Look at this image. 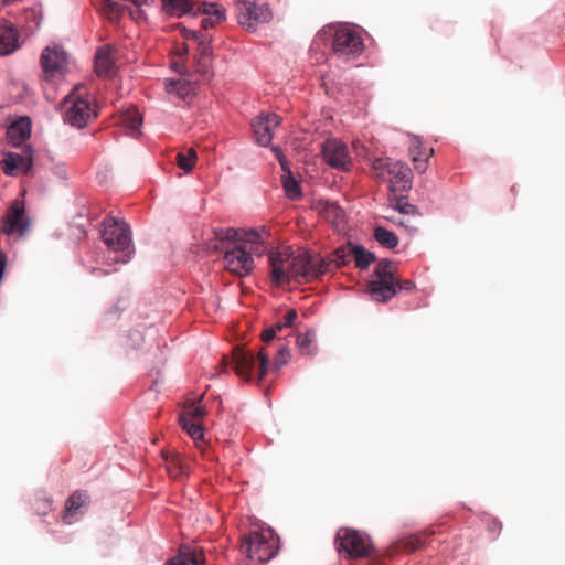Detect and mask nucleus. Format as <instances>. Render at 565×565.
I'll list each match as a JSON object with an SVG mask.
<instances>
[{
    "mask_svg": "<svg viewBox=\"0 0 565 565\" xmlns=\"http://www.w3.org/2000/svg\"><path fill=\"white\" fill-rule=\"evenodd\" d=\"M271 279L277 285L289 282L300 278L309 281L315 279L311 257L307 253L294 254L288 249L271 250L268 255Z\"/></svg>",
    "mask_w": 565,
    "mask_h": 565,
    "instance_id": "f257e3e1",
    "label": "nucleus"
},
{
    "mask_svg": "<svg viewBox=\"0 0 565 565\" xmlns=\"http://www.w3.org/2000/svg\"><path fill=\"white\" fill-rule=\"evenodd\" d=\"M396 266L388 259H381L372 279L367 282V292L376 302H387L399 290L411 291L415 288L412 280H399L395 277Z\"/></svg>",
    "mask_w": 565,
    "mask_h": 565,
    "instance_id": "f03ea898",
    "label": "nucleus"
},
{
    "mask_svg": "<svg viewBox=\"0 0 565 565\" xmlns=\"http://www.w3.org/2000/svg\"><path fill=\"white\" fill-rule=\"evenodd\" d=\"M63 119L75 128L86 127L97 117L93 97L83 85L75 86L62 102Z\"/></svg>",
    "mask_w": 565,
    "mask_h": 565,
    "instance_id": "7ed1b4c3",
    "label": "nucleus"
},
{
    "mask_svg": "<svg viewBox=\"0 0 565 565\" xmlns=\"http://www.w3.org/2000/svg\"><path fill=\"white\" fill-rule=\"evenodd\" d=\"M373 178L390 183V190L408 191L412 188V170L402 161L391 158H375L371 161Z\"/></svg>",
    "mask_w": 565,
    "mask_h": 565,
    "instance_id": "20e7f679",
    "label": "nucleus"
},
{
    "mask_svg": "<svg viewBox=\"0 0 565 565\" xmlns=\"http://www.w3.org/2000/svg\"><path fill=\"white\" fill-rule=\"evenodd\" d=\"M232 364L237 376L245 381H252L255 370L260 382L268 372L269 355L262 349L257 354L250 350L235 348L233 350Z\"/></svg>",
    "mask_w": 565,
    "mask_h": 565,
    "instance_id": "39448f33",
    "label": "nucleus"
},
{
    "mask_svg": "<svg viewBox=\"0 0 565 565\" xmlns=\"http://www.w3.org/2000/svg\"><path fill=\"white\" fill-rule=\"evenodd\" d=\"M330 36L333 54L340 58L349 60L359 56L363 49V40L360 34L348 26H328L319 36Z\"/></svg>",
    "mask_w": 565,
    "mask_h": 565,
    "instance_id": "423d86ee",
    "label": "nucleus"
},
{
    "mask_svg": "<svg viewBox=\"0 0 565 565\" xmlns=\"http://www.w3.org/2000/svg\"><path fill=\"white\" fill-rule=\"evenodd\" d=\"M213 234L216 241L243 245L248 252L262 255L265 250V238L268 232L265 227L245 230L215 228Z\"/></svg>",
    "mask_w": 565,
    "mask_h": 565,
    "instance_id": "0eeeda50",
    "label": "nucleus"
},
{
    "mask_svg": "<svg viewBox=\"0 0 565 565\" xmlns=\"http://www.w3.org/2000/svg\"><path fill=\"white\" fill-rule=\"evenodd\" d=\"M209 248L224 250V267L238 277L248 276L254 269L255 265L252 254L243 245L217 241L214 245H210Z\"/></svg>",
    "mask_w": 565,
    "mask_h": 565,
    "instance_id": "6e6552de",
    "label": "nucleus"
},
{
    "mask_svg": "<svg viewBox=\"0 0 565 565\" xmlns=\"http://www.w3.org/2000/svg\"><path fill=\"white\" fill-rule=\"evenodd\" d=\"M102 238L108 248L114 252L122 253L116 262L127 263L129 255L126 253L130 247L129 227L126 223L119 222L114 217H107L104 221Z\"/></svg>",
    "mask_w": 565,
    "mask_h": 565,
    "instance_id": "1a4fd4ad",
    "label": "nucleus"
},
{
    "mask_svg": "<svg viewBox=\"0 0 565 565\" xmlns=\"http://www.w3.org/2000/svg\"><path fill=\"white\" fill-rule=\"evenodd\" d=\"M70 56L57 44L46 46L40 55V65L45 81L62 78L68 72Z\"/></svg>",
    "mask_w": 565,
    "mask_h": 565,
    "instance_id": "9d476101",
    "label": "nucleus"
},
{
    "mask_svg": "<svg viewBox=\"0 0 565 565\" xmlns=\"http://www.w3.org/2000/svg\"><path fill=\"white\" fill-rule=\"evenodd\" d=\"M31 220L26 215L24 202L14 200L7 209L0 225V234L21 238L28 234Z\"/></svg>",
    "mask_w": 565,
    "mask_h": 565,
    "instance_id": "9b49d317",
    "label": "nucleus"
},
{
    "mask_svg": "<svg viewBox=\"0 0 565 565\" xmlns=\"http://www.w3.org/2000/svg\"><path fill=\"white\" fill-rule=\"evenodd\" d=\"M238 23L255 32L259 23H267L273 19V13L267 3L257 4L248 0H234Z\"/></svg>",
    "mask_w": 565,
    "mask_h": 565,
    "instance_id": "f8f14e48",
    "label": "nucleus"
},
{
    "mask_svg": "<svg viewBox=\"0 0 565 565\" xmlns=\"http://www.w3.org/2000/svg\"><path fill=\"white\" fill-rule=\"evenodd\" d=\"M241 550L248 558L256 559L260 564L267 563L277 554L276 541L259 532H252L245 536Z\"/></svg>",
    "mask_w": 565,
    "mask_h": 565,
    "instance_id": "ddd939ff",
    "label": "nucleus"
},
{
    "mask_svg": "<svg viewBox=\"0 0 565 565\" xmlns=\"http://www.w3.org/2000/svg\"><path fill=\"white\" fill-rule=\"evenodd\" d=\"M335 547L351 558L366 557L372 552L370 540L352 529H341L337 533Z\"/></svg>",
    "mask_w": 565,
    "mask_h": 565,
    "instance_id": "4468645a",
    "label": "nucleus"
},
{
    "mask_svg": "<svg viewBox=\"0 0 565 565\" xmlns=\"http://www.w3.org/2000/svg\"><path fill=\"white\" fill-rule=\"evenodd\" d=\"M322 154L331 167L342 170H349L351 167L348 147L340 140H327L322 147Z\"/></svg>",
    "mask_w": 565,
    "mask_h": 565,
    "instance_id": "2eb2a0df",
    "label": "nucleus"
},
{
    "mask_svg": "<svg viewBox=\"0 0 565 565\" xmlns=\"http://www.w3.org/2000/svg\"><path fill=\"white\" fill-rule=\"evenodd\" d=\"M280 124V117L276 114L260 115L253 119L252 129L254 138L259 146L266 147L270 143L274 129Z\"/></svg>",
    "mask_w": 565,
    "mask_h": 565,
    "instance_id": "dca6fc26",
    "label": "nucleus"
},
{
    "mask_svg": "<svg viewBox=\"0 0 565 565\" xmlns=\"http://www.w3.org/2000/svg\"><path fill=\"white\" fill-rule=\"evenodd\" d=\"M33 166L32 150L24 148L22 153L8 152L4 154L1 167L7 175H15L19 171L28 174Z\"/></svg>",
    "mask_w": 565,
    "mask_h": 565,
    "instance_id": "f3484780",
    "label": "nucleus"
},
{
    "mask_svg": "<svg viewBox=\"0 0 565 565\" xmlns=\"http://www.w3.org/2000/svg\"><path fill=\"white\" fill-rule=\"evenodd\" d=\"M205 555L202 547L182 544L179 546L178 554L166 561L164 565H203Z\"/></svg>",
    "mask_w": 565,
    "mask_h": 565,
    "instance_id": "a211bd4d",
    "label": "nucleus"
},
{
    "mask_svg": "<svg viewBox=\"0 0 565 565\" xmlns=\"http://www.w3.org/2000/svg\"><path fill=\"white\" fill-rule=\"evenodd\" d=\"M434 149L425 148L417 137H413L409 145V154L417 172L424 173L428 168V159L433 156Z\"/></svg>",
    "mask_w": 565,
    "mask_h": 565,
    "instance_id": "6ab92c4d",
    "label": "nucleus"
},
{
    "mask_svg": "<svg viewBox=\"0 0 565 565\" xmlns=\"http://www.w3.org/2000/svg\"><path fill=\"white\" fill-rule=\"evenodd\" d=\"M89 502V494L87 491L78 490L72 493L65 502V513L63 515L64 522L71 524L73 516L81 513V509L86 507Z\"/></svg>",
    "mask_w": 565,
    "mask_h": 565,
    "instance_id": "aec40b11",
    "label": "nucleus"
},
{
    "mask_svg": "<svg viewBox=\"0 0 565 565\" xmlns=\"http://www.w3.org/2000/svg\"><path fill=\"white\" fill-rule=\"evenodd\" d=\"M211 38L206 34L200 35V40H198L196 71L202 75H207L211 71Z\"/></svg>",
    "mask_w": 565,
    "mask_h": 565,
    "instance_id": "412c9836",
    "label": "nucleus"
},
{
    "mask_svg": "<svg viewBox=\"0 0 565 565\" xmlns=\"http://www.w3.org/2000/svg\"><path fill=\"white\" fill-rule=\"evenodd\" d=\"M161 10L164 14L175 18L188 13L196 15L193 0H161Z\"/></svg>",
    "mask_w": 565,
    "mask_h": 565,
    "instance_id": "4be33fe9",
    "label": "nucleus"
},
{
    "mask_svg": "<svg viewBox=\"0 0 565 565\" xmlns=\"http://www.w3.org/2000/svg\"><path fill=\"white\" fill-rule=\"evenodd\" d=\"M275 152H276V156L280 162V166L282 168V170L287 173V175L284 177L282 179V185H284V190H285V193L286 195L290 199V200H298L301 198V189H300V185L299 183L296 181V179L291 175V171L289 170L288 166H287V160L286 158L284 157V154L281 153V151L279 149H274Z\"/></svg>",
    "mask_w": 565,
    "mask_h": 565,
    "instance_id": "5701e85b",
    "label": "nucleus"
},
{
    "mask_svg": "<svg viewBox=\"0 0 565 565\" xmlns=\"http://www.w3.org/2000/svg\"><path fill=\"white\" fill-rule=\"evenodd\" d=\"M18 47L17 30L11 23H0V55H9Z\"/></svg>",
    "mask_w": 565,
    "mask_h": 565,
    "instance_id": "b1692460",
    "label": "nucleus"
},
{
    "mask_svg": "<svg viewBox=\"0 0 565 565\" xmlns=\"http://www.w3.org/2000/svg\"><path fill=\"white\" fill-rule=\"evenodd\" d=\"M31 135V122L29 119H20L9 126L7 137L9 141L18 147L22 145Z\"/></svg>",
    "mask_w": 565,
    "mask_h": 565,
    "instance_id": "393cba45",
    "label": "nucleus"
},
{
    "mask_svg": "<svg viewBox=\"0 0 565 565\" xmlns=\"http://www.w3.org/2000/svg\"><path fill=\"white\" fill-rule=\"evenodd\" d=\"M94 6L109 21H118L128 9V7L113 0H95Z\"/></svg>",
    "mask_w": 565,
    "mask_h": 565,
    "instance_id": "a878e982",
    "label": "nucleus"
},
{
    "mask_svg": "<svg viewBox=\"0 0 565 565\" xmlns=\"http://www.w3.org/2000/svg\"><path fill=\"white\" fill-rule=\"evenodd\" d=\"M95 72L98 76L110 77L115 74V63L108 49H99L95 56Z\"/></svg>",
    "mask_w": 565,
    "mask_h": 565,
    "instance_id": "bb28decb",
    "label": "nucleus"
},
{
    "mask_svg": "<svg viewBox=\"0 0 565 565\" xmlns=\"http://www.w3.org/2000/svg\"><path fill=\"white\" fill-rule=\"evenodd\" d=\"M142 117L137 108H129L120 116V124L129 131L131 136L139 134Z\"/></svg>",
    "mask_w": 565,
    "mask_h": 565,
    "instance_id": "cd10ccee",
    "label": "nucleus"
},
{
    "mask_svg": "<svg viewBox=\"0 0 565 565\" xmlns=\"http://www.w3.org/2000/svg\"><path fill=\"white\" fill-rule=\"evenodd\" d=\"M425 545L422 535H407L401 537L393 544V548L396 552L412 553Z\"/></svg>",
    "mask_w": 565,
    "mask_h": 565,
    "instance_id": "c85d7f7f",
    "label": "nucleus"
},
{
    "mask_svg": "<svg viewBox=\"0 0 565 565\" xmlns=\"http://www.w3.org/2000/svg\"><path fill=\"white\" fill-rule=\"evenodd\" d=\"M168 475L178 479L188 473V466L179 455H170L164 458Z\"/></svg>",
    "mask_w": 565,
    "mask_h": 565,
    "instance_id": "c756f323",
    "label": "nucleus"
},
{
    "mask_svg": "<svg viewBox=\"0 0 565 565\" xmlns=\"http://www.w3.org/2000/svg\"><path fill=\"white\" fill-rule=\"evenodd\" d=\"M166 89L169 94H174L178 97L185 99L193 93L194 86L190 82L180 78L167 82Z\"/></svg>",
    "mask_w": 565,
    "mask_h": 565,
    "instance_id": "7c9ffc66",
    "label": "nucleus"
},
{
    "mask_svg": "<svg viewBox=\"0 0 565 565\" xmlns=\"http://www.w3.org/2000/svg\"><path fill=\"white\" fill-rule=\"evenodd\" d=\"M297 345L302 354L313 355L317 350L315 331H307L305 334H299L297 337Z\"/></svg>",
    "mask_w": 565,
    "mask_h": 565,
    "instance_id": "2f4dec72",
    "label": "nucleus"
},
{
    "mask_svg": "<svg viewBox=\"0 0 565 565\" xmlns=\"http://www.w3.org/2000/svg\"><path fill=\"white\" fill-rule=\"evenodd\" d=\"M374 238L379 244L386 248H394L398 245L399 242L395 233L382 226H376L374 228Z\"/></svg>",
    "mask_w": 565,
    "mask_h": 565,
    "instance_id": "473e14b6",
    "label": "nucleus"
},
{
    "mask_svg": "<svg viewBox=\"0 0 565 565\" xmlns=\"http://www.w3.org/2000/svg\"><path fill=\"white\" fill-rule=\"evenodd\" d=\"M196 14L202 13L205 17L214 18V21L225 20V9L214 2H202L195 10Z\"/></svg>",
    "mask_w": 565,
    "mask_h": 565,
    "instance_id": "72a5a7b5",
    "label": "nucleus"
},
{
    "mask_svg": "<svg viewBox=\"0 0 565 565\" xmlns=\"http://www.w3.org/2000/svg\"><path fill=\"white\" fill-rule=\"evenodd\" d=\"M352 256L354 257L356 267L366 269L374 260L373 253L364 249L362 246L352 247Z\"/></svg>",
    "mask_w": 565,
    "mask_h": 565,
    "instance_id": "f704fd0d",
    "label": "nucleus"
},
{
    "mask_svg": "<svg viewBox=\"0 0 565 565\" xmlns=\"http://www.w3.org/2000/svg\"><path fill=\"white\" fill-rule=\"evenodd\" d=\"M180 425L182 428L189 434V436L194 439H203V428L200 423L192 422L190 418H188L186 415H180L179 418Z\"/></svg>",
    "mask_w": 565,
    "mask_h": 565,
    "instance_id": "c9c22d12",
    "label": "nucleus"
},
{
    "mask_svg": "<svg viewBox=\"0 0 565 565\" xmlns=\"http://www.w3.org/2000/svg\"><path fill=\"white\" fill-rule=\"evenodd\" d=\"M177 164L185 172H190L196 161V152L193 148L186 149L185 152H178L175 158Z\"/></svg>",
    "mask_w": 565,
    "mask_h": 565,
    "instance_id": "e433bc0d",
    "label": "nucleus"
},
{
    "mask_svg": "<svg viewBox=\"0 0 565 565\" xmlns=\"http://www.w3.org/2000/svg\"><path fill=\"white\" fill-rule=\"evenodd\" d=\"M392 207L396 210L399 214L405 216H417L416 206L404 202L403 199H395L394 202L391 203Z\"/></svg>",
    "mask_w": 565,
    "mask_h": 565,
    "instance_id": "4c0bfd02",
    "label": "nucleus"
},
{
    "mask_svg": "<svg viewBox=\"0 0 565 565\" xmlns=\"http://www.w3.org/2000/svg\"><path fill=\"white\" fill-rule=\"evenodd\" d=\"M333 260L331 259H317L311 257L312 270L315 271V278L319 277L331 270V266L333 265Z\"/></svg>",
    "mask_w": 565,
    "mask_h": 565,
    "instance_id": "58836bf2",
    "label": "nucleus"
},
{
    "mask_svg": "<svg viewBox=\"0 0 565 565\" xmlns=\"http://www.w3.org/2000/svg\"><path fill=\"white\" fill-rule=\"evenodd\" d=\"M352 255V247H340L338 248L332 256V260L334 263V267L339 268L343 265H345L350 256Z\"/></svg>",
    "mask_w": 565,
    "mask_h": 565,
    "instance_id": "ea45409f",
    "label": "nucleus"
},
{
    "mask_svg": "<svg viewBox=\"0 0 565 565\" xmlns=\"http://www.w3.org/2000/svg\"><path fill=\"white\" fill-rule=\"evenodd\" d=\"M205 413L206 411L204 406L191 405L188 409L183 411L181 415H186L192 422L200 423L205 416Z\"/></svg>",
    "mask_w": 565,
    "mask_h": 565,
    "instance_id": "a19ab883",
    "label": "nucleus"
},
{
    "mask_svg": "<svg viewBox=\"0 0 565 565\" xmlns=\"http://www.w3.org/2000/svg\"><path fill=\"white\" fill-rule=\"evenodd\" d=\"M289 359H290V352L287 347L282 345L278 350V352L275 356L274 367L276 370H279L280 367H282L284 365H286L289 362Z\"/></svg>",
    "mask_w": 565,
    "mask_h": 565,
    "instance_id": "79ce46f5",
    "label": "nucleus"
},
{
    "mask_svg": "<svg viewBox=\"0 0 565 565\" xmlns=\"http://www.w3.org/2000/svg\"><path fill=\"white\" fill-rule=\"evenodd\" d=\"M386 218L390 220L393 223L398 224L399 226L405 227L409 232L416 231L415 224H413L409 218L406 220L405 217H401V216H398V217L386 216Z\"/></svg>",
    "mask_w": 565,
    "mask_h": 565,
    "instance_id": "37998d69",
    "label": "nucleus"
},
{
    "mask_svg": "<svg viewBox=\"0 0 565 565\" xmlns=\"http://www.w3.org/2000/svg\"><path fill=\"white\" fill-rule=\"evenodd\" d=\"M297 317H298L297 311L295 309H290L285 313L281 322L284 323L285 327H292Z\"/></svg>",
    "mask_w": 565,
    "mask_h": 565,
    "instance_id": "c03bdc74",
    "label": "nucleus"
},
{
    "mask_svg": "<svg viewBox=\"0 0 565 565\" xmlns=\"http://www.w3.org/2000/svg\"><path fill=\"white\" fill-rule=\"evenodd\" d=\"M326 213L328 216H332L334 220L341 218L343 216V211L334 204L329 205L326 209Z\"/></svg>",
    "mask_w": 565,
    "mask_h": 565,
    "instance_id": "a18cd8bd",
    "label": "nucleus"
},
{
    "mask_svg": "<svg viewBox=\"0 0 565 565\" xmlns=\"http://www.w3.org/2000/svg\"><path fill=\"white\" fill-rule=\"evenodd\" d=\"M220 22L221 21H214V18H212V17H204L201 21V26L204 30H209Z\"/></svg>",
    "mask_w": 565,
    "mask_h": 565,
    "instance_id": "49530a36",
    "label": "nucleus"
},
{
    "mask_svg": "<svg viewBox=\"0 0 565 565\" xmlns=\"http://www.w3.org/2000/svg\"><path fill=\"white\" fill-rule=\"evenodd\" d=\"M129 11V14L131 15V18L136 21H140L142 19H145V14H143V11L141 10V8H137L135 10H130L129 8L127 9Z\"/></svg>",
    "mask_w": 565,
    "mask_h": 565,
    "instance_id": "de8ad7c7",
    "label": "nucleus"
},
{
    "mask_svg": "<svg viewBox=\"0 0 565 565\" xmlns=\"http://www.w3.org/2000/svg\"><path fill=\"white\" fill-rule=\"evenodd\" d=\"M276 337V329H266L263 333H262V340L264 342H269L270 340H273L274 338Z\"/></svg>",
    "mask_w": 565,
    "mask_h": 565,
    "instance_id": "09e8293b",
    "label": "nucleus"
},
{
    "mask_svg": "<svg viewBox=\"0 0 565 565\" xmlns=\"http://www.w3.org/2000/svg\"><path fill=\"white\" fill-rule=\"evenodd\" d=\"M184 38L185 39H193V40H200V35H204L203 33L201 32H198V31H188V30H184V33H183Z\"/></svg>",
    "mask_w": 565,
    "mask_h": 565,
    "instance_id": "8fccbe9b",
    "label": "nucleus"
},
{
    "mask_svg": "<svg viewBox=\"0 0 565 565\" xmlns=\"http://www.w3.org/2000/svg\"><path fill=\"white\" fill-rule=\"evenodd\" d=\"M271 329H276V333L280 331L282 328H285L284 323L281 321H278L276 324L270 327Z\"/></svg>",
    "mask_w": 565,
    "mask_h": 565,
    "instance_id": "3c124183",
    "label": "nucleus"
},
{
    "mask_svg": "<svg viewBox=\"0 0 565 565\" xmlns=\"http://www.w3.org/2000/svg\"><path fill=\"white\" fill-rule=\"evenodd\" d=\"M358 154H362V151L365 152L364 146H361V151L358 147H355Z\"/></svg>",
    "mask_w": 565,
    "mask_h": 565,
    "instance_id": "603ef678",
    "label": "nucleus"
},
{
    "mask_svg": "<svg viewBox=\"0 0 565 565\" xmlns=\"http://www.w3.org/2000/svg\"><path fill=\"white\" fill-rule=\"evenodd\" d=\"M282 264H284V269H287V270H288V269H289V268H288L289 262H284Z\"/></svg>",
    "mask_w": 565,
    "mask_h": 565,
    "instance_id": "864d4df0",
    "label": "nucleus"
},
{
    "mask_svg": "<svg viewBox=\"0 0 565 565\" xmlns=\"http://www.w3.org/2000/svg\"><path fill=\"white\" fill-rule=\"evenodd\" d=\"M497 526L501 527L500 524H498L497 522H493V526H491V530H494V527H497Z\"/></svg>",
    "mask_w": 565,
    "mask_h": 565,
    "instance_id": "5fc2aeb1",
    "label": "nucleus"
},
{
    "mask_svg": "<svg viewBox=\"0 0 565 565\" xmlns=\"http://www.w3.org/2000/svg\"><path fill=\"white\" fill-rule=\"evenodd\" d=\"M497 526L501 527L500 524H498L497 522H493V526H491V530H494V527H497Z\"/></svg>",
    "mask_w": 565,
    "mask_h": 565,
    "instance_id": "6e6d98bb",
    "label": "nucleus"
}]
</instances>
